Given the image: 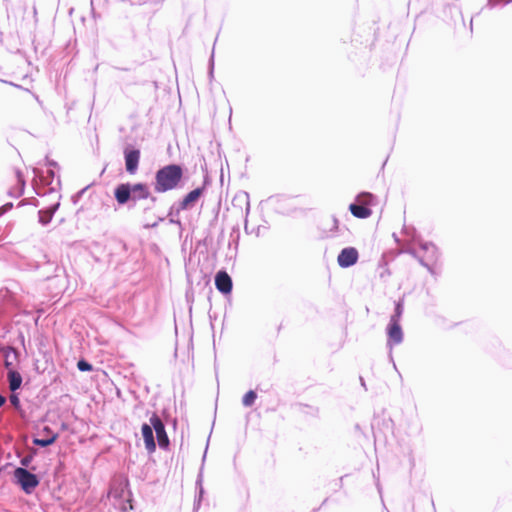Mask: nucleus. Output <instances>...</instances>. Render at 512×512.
Returning a JSON list of instances; mask_svg holds the SVG:
<instances>
[{
    "mask_svg": "<svg viewBox=\"0 0 512 512\" xmlns=\"http://www.w3.org/2000/svg\"><path fill=\"white\" fill-rule=\"evenodd\" d=\"M360 381H361V385H362L363 387H365V382H364V379H363L362 377H360Z\"/></svg>",
    "mask_w": 512,
    "mask_h": 512,
    "instance_id": "obj_38",
    "label": "nucleus"
},
{
    "mask_svg": "<svg viewBox=\"0 0 512 512\" xmlns=\"http://www.w3.org/2000/svg\"><path fill=\"white\" fill-rule=\"evenodd\" d=\"M46 165L49 167V169H51V167L57 166V163L53 160H49L48 158H46Z\"/></svg>",
    "mask_w": 512,
    "mask_h": 512,
    "instance_id": "obj_29",
    "label": "nucleus"
},
{
    "mask_svg": "<svg viewBox=\"0 0 512 512\" xmlns=\"http://www.w3.org/2000/svg\"><path fill=\"white\" fill-rule=\"evenodd\" d=\"M407 253H409L411 256H413L415 259H417L418 262L420 263V265L425 267L430 274L434 273L432 266L424 259L423 256H419L415 249H409V250H407Z\"/></svg>",
    "mask_w": 512,
    "mask_h": 512,
    "instance_id": "obj_19",
    "label": "nucleus"
},
{
    "mask_svg": "<svg viewBox=\"0 0 512 512\" xmlns=\"http://www.w3.org/2000/svg\"><path fill=\"white\" fill-rule=\"evenodd\" d=\"M387 333V347L392 350L396 345L403 342L404 334L400 323L389 322L386 328ZM390 359L393 360L392 354L390 353Z\"/></svg>",
    "mask_w": 512,
    "mask_h": 512,
    "instance_id": "obj_6",
    "label": "nucleus"
},
{
    "mask_svg": "<svg viewBox=\"0 0 512 512\" xmlns=\"http://www.w3.org/2000/svg\"><path fill=\"white\" fill-rule=\"evenodd\" d=\"M13 207V203L11 202H8L6 204H4L1 208H0V212L1 214H5L6 212H8L9 210H11Z\"/></svg>",
    "mask_w": 512,
    "mask_h": 512,
    "instance_id": "obj_27",
    "label": "nucleus"
},
{
    "mask_svg": "<svg viewBox=\"0 0 512 512\" xmlns=\"http://www.w3.org/2000/svg\"><path fill=\"white\" fill-rule=\"evenodd\" d=\"M243 197L246 202V214H248L250 210L249 196L247 193H244Z\"/></svg>",
    "mask_w": 512,
    "mask_h": 512,
    "instance_id": "obj_28",
    "label": "nucleus"
},
{
    "mask_svg": "<svg viewBox=\"0 0 512 512\" xmlns=\"http://www.w3.org/2000/svg\"><path fill=\"white\" fill-rule=\"evenodd\" d=\"M77 368L81 372H89V371H92V369H93L92 365L88 361H86L85 359H80L77 362Z\"/></svg>",
    "mask_w": 512,
    "mask_h": 512,
    "instance_id": "obj_24",
    "label": "nucleus"
},
{
    "mask_svg": "<svg viewBox=\"0 0 512 512\" xmlns=\"http://www.w3.org/2000/svg\"><path fill=\"white\" fill-rule=\"evenodd\" d=\"M257 399V393L254 390H249L242 398V404L245 407H251L254 405Z\"/></svg>",
    "mask_w": 512,
    "mask_h": 512,
    "instance_id": "obj_20",
    "label": "nucleus"
},
{
    "mask_svg": "<svg viewBox=\"0 0 512 512\" xmlns=\"http://www.w3.org/2000/svg\"><path fill=\"white\" fill-rule=\"evenodd\" d=\"M150 423L154 428L159 447L162 449H167L169 447L170 441L166 433L163 421L156 413H153L150 417Z\"/></svg>",
    "mask_w": 512,
    "mask_h": 512,
    "instance_id": "obj_7",
    "label": "nucleus"
},
{
    "mask_svg": "<svg viewBox=\"0 0 512 512\" xmlns=\"http://www.w3.org/2000/svg\"><path fill=\"white\" fill-rule=\"evenodd\" d=\"M159 221H163V218H159L158 221L152 223V224H146L144 227L145 228H154L158 225Z\"/></svg>",
    "mask_w": 512,
    "mask_h": 512,
    "instance_id": "obj_30",
    "label": "nucleus"
},
{
    "mask_svg": "<svg viewBox=\"0 0 512 512\" xmlns=\"http://www.w3.org/2000/svg\"><path fill=\"white\" fill-rule=\"evenodd\" d=\"M126 171L134 175L139 167L140 150L131 144H127L123 150Z\"/></svg>",
    "mask_w": 512,
    "mask_h": 512,
    "instance_id": "obj_5",
    "label": "nucleus"
},
{
    "mask_svg": "<svg viewBox=\"0 0 512 512\" xmlns=\"http://www.w3.org/2000/svg\"><path fill=\"white\" fill-rule=\"evenodd\" d=\"M56 184H57V185H59V184H60V180H59V178L57 179Z\"/></svg>",
    "mask_w": 512,
    "mask_h": 512,
    "instance_id": "obj_44",
    "label": "nucleus"
},
{
    "mask_svg": "<svg viewBox=\"0 0 512 512\" xmlns=\"http://www.w3.org/2000/svg\"><path fill=\"white\" fill-rule=\"evenodd\" d=\"M359 259V253L354 247L343 248L337 257L338 265L341 268H349L357 263Z\"/></svg>",
    "mask_w": 512,
    "mask_h": 512,
    "instance_id": "obj_8",
    "label": "nucleus"
},
{
    "mask_svg": "<svg viewBox=\"0 0 512 512\" xmlns=\"http://www.w3.org/2000/svg\"><path fill=\"white\" fill-rule=\"evenodd\" d=\"M374 195L370 192H361L356 196L355 202L349 205L351 214L359 219H366L371 216L372 210L369 207L373 200Z\"/></svg>",
    "mask_w": 512,
    "mask_h": 512,
    "instance_id": "obj_3",
    "label": "nucleus"
},
{
    "mask_svg": "<svg viewBox=\"0 0 512 512\" xmlns=\"http://www.w3.org/2000/svg\"><path fill=\"white\" fill-rule=\"evenodd\" d=\"M7 379H8L9 389L12 392H16L22 385V381H23L22 376L16 370L9 369V371L7 373Z\"/></svg>",
    "mask_w": 512,
    "mask_h": 512,
    "instance_id": "obj_16",
    "label": "nucleus"
},
{
    "mask_svg": "<svg viewBox=\"0 0 512 512\" xmlns=\"http://www.w3.org/2000/svg\"><path fill=\"white\" fill-rule=\"evenodd\" d=\"M332 222H333V226H332V228L330 229V232H331V233H334V232H340V231H341V229H340V227H339V221H338V219H337L336 217H334V216H333V217H332Z\"/></svg>",
    "mask_w": 512,
    "mask_h": 512,
    "instance_id": "obj_26",
    "label": "nucleus"
},
{
    "mask_svg": "<svg viewBox=\"0 0 512 512\" xmlns=\"http://www.w3.org/2000/svg\"><path fill=\"white\" fill-rule=\"evenodd\" d=\"M34 173L35 176L39 178L42 184L46 186H50L53 184L55 178V172L53 171V169H48L46 171V175H44L43 172L38 169H34Z\"/></svg>",
    "mask_w": 512,
    "mask_h": 512,
    "instance_id": "obj_17",
    "label": "nucleus"
},
{
    "mask_svg": "<svg viewBox=\"0 0 512 512\" xmlns=\"http://www.w3.org/2000/svg\"><path fill=\"white\" fill-rule=\"evenodd\" d=\"M215 286L219 292L226 295L231 293L233 283L226 271L220 270L215 275Z\"/></svg>",
    "mask_w": 512,
    "mask_h": 512,
    "instance_id": "obj_10",
    "label": "nucleus"
},
{
    "mask_svg": "<svg viewBox=\"0 0 512 512\" xmlns=\"http://www.w3.org/2000/svg\"><path fill=\"white\" fill-rule=\"evenodd\" d=\"M36 453H37L36 449H34V448L29 449V453L27 455H25L24 457H22L20 460V463L22 465L21 467H24V468L28 467L31 464Z\"/></svg>",
    "mask_w": 512,
    "mask_h": 512,
    "instance_id": "obj_21",
    "label": "nucleus"
},
{
    "mask_svg": "<svg viewBox=\"0 0 512 512\" xmlns=\"http://www.w3.org/2000/svg\"><path fill=\"white\" fill-rule=\"evenodd\" d=\"M153 431L154 428L152 427L151 423L142 424L141 433L144 439L145 448L149 453H153L156 450V442Z\"/></svg>",
    "mask_w": 512,
    "mask_h": 512,
    "instance_id": "obj_12",
    "label": "nucleus"
},
{
    "mask_svg": "<svg viewBox=\"0 0 512 512\" xmlns=\"http://www.w3.org/2000/svg\"><path fill=\"white\" fill-rule=\"evenodd\" d=\"M420 249L425 253L424 259L430 264V262H436L439 258V251L435 244L432 242H421Z\"/></svg>",
    "mask_w": 512,
    "mask_h": 512,
    "instance_id": "obj_13",
    "label": "nucleus"
},
{
    "mask_svg": "<svg viewBox=\"0 0 512 512\" xmlns=\"http://www.w3.org/2000/svg\"><path fill=\"white\" fill-rule=\"evenodd\" d=\"M9 401L16 410H19L21 408L19 396L15 392H12Z\"/></svg>",
    "mask_w": 512,
    "mask_h": 512,
    "instance_id": "obj_25",
    "label": "nucleus"
},
{
    "mask_svg": "<svg viewBox=\"0 0 512 512\" xmlns=\"http://www.w3.org/2000/svg\"><path fill=\"white\" fill-rule=\"evenodd\" d=\"M377 489L379 492H381L379 484H377Z\"/></svg>",
    "mask_w": 512,
    "mask_h": 512,
    "instance_id": "obj_45",
    "label": "nucleus"
},
{
    "mask_svg": "<svg viewBox=\"0 0 512 512\" xmlns=\"http://www.w3.org/2000/svg\"><path fill=\"white\" fill-rule=\"evenodd\" d=\"M9 350L16 354V351L13 348L9 347Z\"/></svg>",
    "mask_w": 512,
    "mask_h": 512,
    "instance_id": "obj_42",
    "label": "nucleus"
},
{
    "mask_svg": "<svg viewBox=\"0 0 512 512\" xmlns=\"http://www.w3.org/2000/svg\"><path fill=\"white\" fill-rule=\"evenodd\" d=\"M40 437L33 438V444L39 447H48L54 444L58 438V434L53 432L49 426H44L38 431Z\"/></svg>",
    "mask_w": 512,
    "mask_h": 512,
    "instance_id": "obj_9",
    "label": "nucleus"
},
{
    "mask_svg": "<svg viewBox=\"0 0 512 512\" xmlns=\"http://www.w3.org/2000/svg\"><path fill=\"white\" fill-rule=\"evenodd\" d=\"M213 74H214V66H208V76L210 79L213 78Z\"/></svg>",
    "mask_w": 512,
    "mask_h": 512,
    "instance_id": "obj_32",
    "label": "nucleus"
},
{
    "mask_svg": "<svg viewBox=\"0 0 512 512\" xmlns=\"http://www.w3.org/2000/svg\"><path fill=\"white\" fill-rule=\"evenodd\" d=\"M6 402V398L0 394V407H2Z\"/></svg>",
    "mask_w": 512,
    "mask_h": 512,
    "instance_id": "obj_35",
    "label": "nucleus"
},
{
    "mask_svg": "<svg viewBox=\"0 0 512 512\" xmlns=\"http://www.w3.org/2000/svg\"><path fill=\"white\" fill-rule=\"evenodd\" d=\"M404 311L403 299H400L395 303L394 313L390 316L389 322L400 323L402 314Z\"/></svg>",
    "mask_w": 512,
    "mask_h": 512,
    "instance_id": "obj_18",
    "label": "nucleus"
},
{
    "mask_svg": "<svg viewBox=\"0 0 512 512\" xmlns=\"http://www.w3.org/2000/svg\"><path fill=\"white\" fill-rule=\"evenodd\" d=\"M114 197L119 205H125L129 201L135 204L145 199H150L152 204L156 202V197L151 196L149 187L145 183H121L116 186Z\"/></svg>",
    "mask_w": 512,
    "mask_h": 512,
    "instance_id": "obj_1",
    "label": "nucleus"
},
{
    "mask_svg": "<svg viewBox=\"0 0 512 512\" xmlns=\"http://www.w3.org/2000/svg\"><path fill=\"white\" fill-rule=\"evenodd\" d=\"M0 81L3 82V83H7V84H10V85H13V86H19L18 84L14 83L11 80L0 79Z\"/></svg>",
    "mask_w": 512,
    "mask_h": 512,
    "instance_id": "obj_33",
    "label": "nucleus"
},
{
    "mask_svg": "<svg viewBox=\"0 0 512 512\" xmlns=\"http://www.w3.org/2000/svg\"><path fill=\"white\" fill-rule=\"evenodd\" d=\"M59 206H60V203L57 202V203L51 205L50 207H48L45 210H39V212H38L39 222L42 225H47L48 223H50V221L52 220L55 212L58 210Z\"/></svg>",
    "mask_w": 512,
    "mask_h": 512,
    "instance_id": "obj_15",
    "label": "nucleus"
},
{
    "mask_svg": "<svg viewBox=\"0 0 512 512\" xmlns=\"http://www.w3.org/2000/svg\"><path fill=\"white\" fill-rule=\"evenodd\" d=\"M92 16H93V18H96V13H95V11H94V8H93V7H92Z\"/></svg>",
    "mask_w": 512,
    "mask_h": 512,
    "instance_id": "obj_39",
    "label": "nucleus"
},
{
    "mask_svg": "<svg viewBox=\"0 0 512 512\" xmlns=\"http://www.w3.org/2000/svg\"><path fill=\"white\" fill-rule=\"evenodd\" d=\"M453 8H455L458 11V13L461 15V10L457 6H454Z\"/></svg>",
    "mask_w": 512,
    "mask_h": 512,
    "instance_id": "obj_41",
    "label": "nucleus"
},
{
    "mask_svg": "<svg viewBox=\"0 0 512 512\" xmlns=\"http://www.w3.org/2000/svg\"><path fill=\"white\" fill-rule=\"evenodd\" d=\"M170 222H171V223H173V224H178V225H180V221H179V220H176V219H173V218H171V219H170Z\"/></svg>",
    "mask_w": 512,
    "mask_h": 512,
    "instance_id": "obj_37",
    "label": "nucleus"
},
{
    "mask_svg": "<svg viewBox=\"0 0 512 512\" xmlns=\"http://www.w3.org/2000/svg\"><path fill=\"white\" fill-rule=\"evenodd\" d=\"M512 3V0H487L486 7L493 9L497 6H505Z\"/></svg>",
    "mask_w": 512,
    "mask_h": 512,
    "instance_id": "obj_23",
    "label": "nucleus"
},
{
    "mask_svg": "<svg viewBox=\"0 0 512 512\" xmlns=\"http://www.w3.org/2000/svg\"><path fill=\"white\" fill-rule=\"evenodd\" d=\"M201 481L202 480H201V474H200L198 476V479H197V482H196V485L199 486V491H198V495L196 496L195 503H194V508L195 509L199 508L201 499H202L203 494H204V489L202 487Z\"/></svg>",
    "mask_w": 512,
    "mask_h": 512,
    "instance_id": "obj_22",
    "label": "nucleus"
},
{
    "mask_svg": "<svg viewBox=\"0 0 512 512\" xmlns=\"http://www.w3.org/2000/svg\"><path fill=\"white\" fill-rule=\"evenodd\" d=\"M14 479L26 494L33 493L40 483L38 476L24 467H17L14 470Z\"/></svg>",
    "mask_w": 512,
    "mask_h": 512,
    "instance_id": "obj_4",
    "label": "nucleus"
},
{
    "mask_svg": "<svg viewBox=\"0 0 512 512\" xmlns=\"http://www.w3.org/2000/svg\"><path fill=\"white\" fill-rule=\"evenodd\" d=\"M405 432L408 436H415L421 433L422 426L417 415L405 419Z\"/></svg>",
    "mask_w": 512,
    "mask_h": 512,
    "instance_id": "obj_14",
    "label": "nucleus"
},
{
    "mask_svg": "<svg viewBox=\"0 0 512 512\" xmlns=\"http://www.w3.org/2000/svg\"><path fill=\"white\" fill-rule=\"evenodd\" d=\"M173 211H174V207H171L170 212H169V215H170V216H172V215H173Z\"/></svg>",
    "mask_w": 512,
    "mask_h": 512,
    "instance_id": "obj_40",
    "label": "nucleus"
},
{
    "mask_svg": "<svg viewBox=\"0 0 512 512\" xmlns=\"http://www.w3.org/2000/svg\"><path fill=\"white\" fill-rule=\"evenodd\" d=\"M28 79L27 75L23 77V80L26 81Z\"/></svg>",
    "mask_w": 512,
    "mask_h": 512,
    "instance_id": "obj_43",
    "label": "nucleus"
},
{
    "mask_svg": "<svg viewBox=\"0 0 512 512\" xmlns=\"http://www.w3.org/2000/svg\"><path fill=\"white\" fill-rule=\"evenodd\" d=\"M183 178V169L178 164H168L155 173L154 190L165 193L178 187Z\"/></svg>",
    "mask_w": 512,
    "mask_h": 512,
    "instance_id": "obj_2",
    "label": "nucleus"
},
{
    "mask_svg": "<svg viewBox=\"0 0 512 512\" xmlns=\"http://www.w3.org/2000/svg\"><path fill=\"white\" fill-rule=\"evenodd\" d=\"M4 349L0 346V351H3Z\"/></svg>",
    "mask_w": 512,
    "mask_h": 512,
    "instance_id": "obj_46",
    "label": "nucleus"
},
{
    "mask_svg": "<svg viewBox=\"0 0 512 512\" xmlns=\"http://www.w3.org/2000/svg\"><path fill=\"white\" fill-rule=\"evenodd\" d=\"M208 64H214V55L213 54L210 56Z\"/></svg>",
    "mask_w": 512,
    "mask_h": 512,
    "instance_id": "obj_36",
    "label": "nucleus"
},
{
    "mask_svg": "<svg viewBox=\"0 0 512 512\" xmlns=\"http://www.w3.org/2000/svg\"><path fill=\"white\" fill-rule=\"evenodd\" d=\"M8 357H9V355H8V354H6V355H5V362H4V365H5V367H6L7 369H9V368L12 366V362H11V361H9Z\"/></svg>",
    "mask_w": 512,
    "mask_h": 512,
    "instance_id": "obj_31",
    "label": "nucleus"
},
{
    "mask_svg": "<svg viewBox=\"0 0 512 512\" xmlns=\"http://www.w3.org/2000/svg\"><path fill=\"white\" fill-rule=\"evenodd\" d=\"M204 192V187H198L190 191L185 197L182 199V201L179 203L178 208L176 209V212L179 213L180 210H187L191 208L195 202L201 197V195Z\"/></svg>",
    "mask_w": 512,
    "mask_h": 512,
    "instance_id": "obj_11",
    "label": "nucleus"
},
{
    "mask_svg": "<svg viewBox=\"0 0 512 512\" xmlns=\"http://www.w3.org/2000/svg\"><path fill=\"white\" fill-rule=\"evenodd\" d=\"M17 176H18V178H20V173L19 172L17 173ZM19 181L21 182V187H22L21 188V193H22L23 189H24V186H25V182L22 179H19Z\"/></svg>",
    "mask_w": 512,
    "mask_h": 512,
    "instance_id": "obj_34",
    "label": "nucleus"
}]
</instances>
